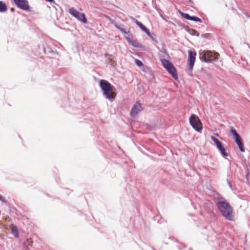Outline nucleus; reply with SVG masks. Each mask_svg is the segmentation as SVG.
<instances>
[{
  "mask_svg": "<svg viewBox=\"0 0 250 250\" xmlns=\"http://www.w3.org/2000/svg\"><path fill=\"white\" fill-rule=\"evenodd\" d=\"M182 16L186 19H187V20H190V18H191V16L188 15V14L187 13H183V12H180Z\"/></svg>",
  "mask_w": 250,
  "mask_h": 250,
  "instance_id": "obj_18",
  "label": "nucleus"
},
{
  "mask_svg": "<svg viewBox=\"0 0 250 250\" xmlns=\"http://www.w3.org/2000/svg\"><path fill=\"white\" fill-rule=\"evenodd\" d=\"M216 206L221 214L229 220H233V210L230 204L226 200L219 201Z\"/></svg>",
  "mask_w": 250,
  "mask_h": 250,
  "instance_id": "obj_2",
  "label": "nucleus"
},
{
  "mask_svg": "<svg viewBox=\"0 0 250 250\" xmlns=\"http://www.w3.org/2000/svg\"><path fill=\"white\" fill-rule=\"evenodd\" d=\"M10 228L11 233L14 235L15 237L18 238L19 236L18 228L15 225L12 224L10 225Z\"/></svg>",
  "mask_w": 250,
  "mask_h": 250,
  "instance_id": "obj_12",
  "label": "nucleus"
},
{
  "mask_svg": "<svg viewBox=\"0 0 250 250\" xmlns=\"http://www.w3.org/2000/svg\"><path fill=\"white\" fill-rule=\"evenodd\" d=\"M143 110L142 104L139 102H136L132 106L130 115L132 117H135L139 112Z\"/></svg>",
  "mask_w": 250,
  "mask_h": 250,
  "instance_id": "obj_9",
  "label": "nucleus"
},
{
  "mask_svg": "<svg viewBox=\"0 0 250 250\" xmlns=\"http://www.w3.org/2000/svg\"><path fill=\"white\" fill-rule=\"evenodd\" d=\"M126 40L130 43L134 47H139L140 44L137 40H134L131 34H128L127 36L125 37Z\"/></svg>",
  "mask_w": 250,
  "mask_h": 250,
  "instance_id": "obj_10",
  "label": "nucleus"
},
{
  "mask_svg": "<svg viewBox=\"0 0 250 250\" xmlns=\"http://www.w3.org/2000/svg\"><path fill=\"white\" fill-rule=\"evenodd\" d=\"M190 21H193L197 22H201V20L196 16H191Z\"/></svg>",
  "mask_w": 250,
  "mask_h": 250,
  "instance_id": "obj_20",
  "label": "nucleus"
},
{
  "mask_svg": "<svg viewBox=\"0 0 250 250\" xmlns=\"http://www.w3.org/2000/svg\"><path fill=\"white\" fill-rule=\"evenodd\" d=\"M100 86L103 91V95L106 98L111 101H113L117 95L115 87L104 80L100 81Z\"/></svg>",
  "mask_w": 250,
  "mask_h": 250,
  "instance_id": "obj_1",
  "label": "nucleus"
},
{
  "mask_svg": "<svg viewBox=\"0 0 250 250\" xmlns=\"http://www.w3.org/2000/svg\"><path fill=\"white\" fill-rule=\"evenodd\" d=\"M201 59L204 62H212L219 59V54L217 52L210 51H204L200 53Z\"/></svg>",
  "mask_w": 250,
  "mask_h": 250,
  "instance_id": "obj_4",
  "label": "nucleus"
},
{
  "mask_svg": "<svg viewBox=\"0 0 250 250\" xmlns=\"http://www.w3.org/2000/svg\"><path fill=\"white\" fill-rule=\"evenodd\" d=\"M230 132L235 137V138H237V137L240 136L236 132V131L233 128H231L230 129Z\"/></svg>",
  "mask_w": 250,
  "mask_h": 250,
  "instance_id": "obj_19",
  "label": "nucleus"
},
{
  "mask_svg": "<svg viewBox=\"0 0 250 250\" xmlns=\"http://www.w3.org/2000/svg\"><path fill=\"white\" fill-rule=\"evenodd\" d=\"M31 242L30 239H27L26 241L24 243V245L26 246L27 244L29 245V243Z\"/></svg>",
  "mask_w": 250,
  "mask_h": 250,
  "instance_id": "obj_23",
  "label": "nucleus"
},
{
  "mask_svg": "<svg viewBox=\"0 0 250 250\" xmlns=\"http://www.w3.org/2000/svg\"><path fill=\"white\" fill-rule=\"evenodd\" d=\"M3 199V198L2 196H1V195H0V200L1 201H2Z\"/></svg>",
  "mask_w": 250,
  "mask_h": 250,
  "instance_id": "obj_25",
  "label": "nucleus"
},
{
  "mask_svg": "<svg viewBox=\"0 0 250 250\" xmlns=\"http://www.w3.org/2000/svg\"><path fill=\"white\" fill-rule=\"evenodd\" d=\"M218 149L220 151L221 154L224 157H226L228 156L227 153L226 152L225 148L222 145L220 146H218L217 147Z\"/></svg>",
  "mask_w": 250,
  "mask_h": 250,
  "instance_id": "obj_15",
  "label": "nucleus"
},
{
  "mask_svg": "<svg viewBox=\"0 0 250 250\" xmlns=\"http://www.w3.org/2000/svg\"><path fill=\"white\" fill-rule=\"evenodd\" d=\"M135 63L137 66L141 67L143 65V62L139 60L135 59Z\"/></svg>",
  "mask_w": 250,
  "mask_h": 250,
  "instance_id": "obj_21",
  "label": "nucleus"
},
{
  "mask_svg": "<svg viewBox=\"0 0 250 250\" xmlns=\"http://www.w3.org/2000/svg\"><path fill=\"white\" fill-rule=\"evenodd\" d=\"M115 25L116 27L117 28H118L119 30H120L122 33H125V34H126L128 35V34H130L129 32H126V30L125 29L121 28L117 24H115Z\"/></svg>",
  "mask_w": 250,
  "mask_h": 250,
  "instance_id": "obj_17",
  "label": "nucleus"
},
{
  "mask_svg": "<svg viewBox=\"0 0 250 250\" xmlns=\"http://www.w3.org/2000/svg\"><path fill=\"white\" fill-rule=\"evenodd\" d=\"M189 121L192 127L197 132H201L202 128V123L199 118L195 114H192L189 119Z\"/></svg>",
  "mask_w": 250,
  "mask_h": 250,
  "instance_id": "obj_5",
  "label": "nucleus"
},
{
  "mask_svg": "<svg viewBox=\"0 0 250 250\" xmlns=\"http://www.w3.org/2000/svg\"><path fill=\"white\" fill-rule=\"evenodd\" d=\"M46 1H48V2H53L54 1V0H45Z\"/></svg>",
  "mask_w": 250,
  "mask_h": 250,
  "instance_id": "obj_24",
  "label": "nucleus"
},
{
  "mask_svg": "<svg viewBox=\"0 0 250 250\" xmlns=\"http://www.w3.org/2000/svg\"><path fill=\"white\" fill-rule=\"evenodd\" d=\"M188 63L189 66V69L192 70L195 62L196 53L192 51V50H189L188 51Z\"/></svg>",
  "mask_w": 250,
  "mask_h": 250,
  "instance_id": "obj_8",
  "label": "nucleus"
},
{
  "mask_svg": "<svg viewBox=\"0 0 250 250\" xmlns=\"http://www.w3.org/2000/svg\"><path fill=\"white\" fill-rule=\"evenodd\" d=\"M69 12L73 16L77 19L80 21H82L84 23H86L87 22V21L84 14L80 13L78 10L73 7L69 9Z\"/></svg>",
  "mask_w": 250,
  "mask_h": 250,
  "instance_id": "obj_6",
  "label": "nucleus"
},
{
  "mask_svg": "<svg viewBox=\"0 0 250 250\" xmlns=\"http://www.w3.org/2000/svg\"><path fill=\"white\" fill-rule=\"evenodd\" d=\"M189 33L192 35H196L197 32L193 29H191V30L189 31Z\"/></svg>",
  "mask_w": 250,
  "mask_h": 250,
  "instance_id": "obj_22",
  "label": "nucleus"
},
{
  "mask_svg": "<svg viewBox=\"0 0 250 250\" xmlns=\"http://www.w3.org/2000/svg\"><path fill=\"white\" fill-rule=\"evenodd\" d=\"M7 10V6L6 3L2 1H0V12H4Z\"/></svg>",
  "mask_w": 250,
  "mask_h": 250,
  "instance_id": "obj_14",
  "label": "nucleus"
},
{
  "mask_svg": "<svg viewBox=\"0 0 250 250\" xmlns=\"http://www.w3.org/2000/svg\"><path fill=\"white\" fill-rule=\"evenodd\" d=\"M161 62L163 67L167 71L171 76L176 80H178L177 71L174 65L168 60L162 59Z\"/></svg>",
  "mask_w": 250,
  "mask_h": 250,
  "instance_id": "obj_3",
  "label": "nucleus"
},
{
  "mask_svg": "<svg viewBox=\"0 0 250 250\" xmlns=\"http://www.w3.org/2000/svg\"><path fill=\"white\" fill-rule=\"evenodd\" d=\"M14 1L19 8L25 11L30 10V7L27 0H14Z\"/></svg>",
  "mask_w": 250,
  "mask_h": 250,
  "instance_id": "obj_7",
  "label": "nucleus"
},
{
  "mask_svg": "<svg viewBox=\"0 0 250 250\" xmlns=\"http://www.w3.org/2000/svg\"><path fill=\"white\" fill-rule=\"evenodd\" d=\"M136 23L142 29L143 31L146 33L147 35L150 36V33L149 30L146 28L141 22L137 21Z\"/></svg>",
  "mask_w": 250,
  "mask_h": 250,
  "instance_id": "obj_13",
  "label": "nucleus"
},
{
  "mask_svg": "<svg viewBox=\"0 0 250 250\" xmlns=\"http://www.w3.org/2000/svg\"><path fill=\"white\" fill-rule=\"evenodd\" d=\"M235 141L236 143L238 145L240 151L242 152H244L245 148L240 136L237 137V138H235Z\"/></svg>",
  "mask_w": 250,
  "mask_h": 250,
  "instance_id": "obj_11",
  "label": "nucleus"
},
{
  "mask_svg": "<svg viewBox=\"0 0 250 250\" xmlns=\"http://www.w3.org/2000/svg\"><path fill=\"white\" fill-rule=\"evenodd\" d=\"M211 139L214 142V143L216 145L217 147H218V146H220L222 145L221 142H220L217 139L214 137L213 136H211Z\"/></svg>",
  "mask_w": 250,
  "mask_h": 250,
  "instance_id": "obj_16",
  "label": "nucleus"
}]
</instances>
